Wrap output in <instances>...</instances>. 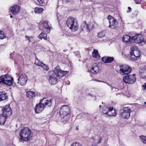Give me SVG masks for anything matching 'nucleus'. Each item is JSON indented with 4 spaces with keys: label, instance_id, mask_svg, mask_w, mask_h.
Returning <instances> with one entry per match:
<instances>
[{
    "label": "nucleus",
    "instance_id": "1",
    "mask_svg": "<svg viewBox=\"0 0 146 146\" xmlns=\"http://www.w3.org/2000/svg\"><path fill=\"white\" fill-rule=\"evenodd\" d=\"M21 141H28L32 136V131L30 128L27 127L23 128L20 133Z\"/></svg>",
    "mask_w": 146,
    "mask_h": 146
},
{
    "label": "nucleus",
    "instance_id": "2",
    "mask_svg": "<svg viewBox=\"0 0 146 146\" xmlns=\"http://www.w3.org/2000/svg\"><path fill=\"white\" fill-rule=\"evenodd\" d=\"M51 100L50 99L48 100L46 98H43L39 104L36 105L35 108L36 113H40L43 110L45 107L51 106L52 104Z\"/></svg>",
    "mask_w": 146,
    "mask_h": 146
},
{
    "label": "nucleus",
    "instance_id": "3",
    "mask_svg": "<svg viewBox=\"0 0 146 146\" xmlns=\"http://www.w3.org/2000/svg\"><path fill=\"white\" fill-rule=\"evenodd\" d=\"M70 112V110L68 105H64L61 106L60 114L63 122L67 121L69 119Z\"/></svg>",
    "mask_w": 146,
    "mask_h": 146
},
{
    "label": "nucleus",
    "instance_id": "4",
    "mask_svg": "<svg viewBox=\"0 0 146 146\" xmlns=\"http://www.w3.org/2000/svg\"><path fill=\"white\" fill-rule=\"evenodd\" d=\"M66 24L72 31H76L78 29V26L77 21L73 17H70L68 18L66 21Z\"/></svg>",
    "mask_w": 146,
    "mask_h": 146
},
{
    "label": "nucleus",
    "instance_id": "5",
    "mask_svg": "<svg viewBox=\"0 0 146 146\" xmlns=\"http://www.w3.org/2000/svg\"><path fill=\"white\" fill-rule=\"evenodd\" d=\"M13 78L9 75L5 74L0 77V84L11 86L13 84Z\"/></svg>",
    "mask_w": 146,
    "mask_h": 146
},
{
    "label": "nucleus",
    "instance_id": "6",
    "mask_svg": "<svg viewBox=\"0 0 146 146\" xmlns=\"http://www.w3.org/2000/svg\"><path fill=\"white\" fill-rule=\"evenodd\" d=\"M130 50V54L131 59L133 60H138L140 56L139 50L136 47L133 46L131 48Z\"/></svg>",
    "mask_w": 146,
    "mask_h": 146
},
{
    "label": "nucleus",
    "instance_id": "7",
    "mask_svg": "<svg viewBox=\"0 0 146 146\" xmlns=\"http://www.w3.org/2000/svg\"><path fill=\"white\" fill-rule=\"evenodd\" d=\"M131 110L129 107H123L120 110V113L121 117L123 118L127 119L130 116V114Z\"/></svg>",
    "mask_w": 146,
    "mask_h": 146
},
{
    "label": "nucleus",
    "instance_id": "8",
    "mask_svg": "<svg viewBox=\"0 0 146 146\" xmlns=\"http://www.w3.org/2000/svg\"><path fill=\"white\" fill-rule=\"evenodd\" d=\"M123 80L126 83L133 84L135 82L136 80L134 74L129 75L123 78Z\"/></svg>",
    "mask_w": 146,
    "mask_h": 146
},
{
    "label": "nucleus",
    "instance_id": "9",
    "mask_svg": "<svg viewBox=\"0 0 146 146\" xmlns=\"http://www.w3.org/2000/svg\"><path fill=\"white\" fill-rule=\"evenodd\" d=\"M109 22V27L112 29H114L117 27L118 26V22L111 16L109 15L108 17Z\"/></svg>",
    "mask_w": 146,
    "mask_h": 146
},
{
    "label": "nucleus",
    "instance_id": "10",
    "mask_svg": "<svg viewBox=\"0 0 146 146\" xmlns=\"http://www.w3.org/2000/svg\"><path fill=\"white\" fill-rule=\"evenodd\" d=\"M55 75L60 78H62L64 76L68 73V71H62L59 66H57L55 67L54 71Z\"/></svg>",
    "mask_w": 146,
    "mask_h": 146
},
{
    "label": "nucleus",
    "instance_id": "11",
    "mask_svg": "<svg viewBox=\"0 0 146 146\" xmlns=\"http://www.w3.org/2000/svg\"><path fill=\"white\" fill-rule=\"evenodd\" d=\"M120 73L122 75H127L131 71V68L128 66L123 65L120 66Z\"/></svg>",
    "mask_w": 146,
    "mask_h": 146
},
{
    "label": "nucleus",
    "instance_id": "12",
    "mask_svg": "<svg viewBox=\"0 0 146 146\" xmlns=\"http://www.w3.org/2000/svg\"><path fill=\"white\" fill-rule=\"evenodd\" d=\"M131 40V43H133L134 42L140 43L142 42L143 39L141 35L138 34L132 37V39Z\"/></svg>",
    "mask_w": 146,
    "mask_h": 146
},
{
    "label": "nucleus",
    "instance_id": "13",
    "mask_svg": "<svg viewBox=\"0 0 146 146\" xmlns=\"http://www.w3.org/2000/svg\"><path fill=\"white\" fill-rule=\"evenodd\" d=\"M27 77L25 74L21 75L18 79V83L21 86H24L27 83Z\"/></svg>",
    "mask_w": 146,
    "mask_h": 146
},
{
    "label": "nucleus",
    "instance_id": "14",
    "mask_svg": "<svg viewBox=\"0 0 146 146\" xmlns=\"http://www.w3.org/2000/svg\"><path fill=\"white\" fill-rule=\"evenodd\" d=\"M3 115L6 118L11 115L12 114V110L9 106H6L3 109Z\"/></svg>",
    "mask_w": 146,
    "mask_h": 146
},
{
    "label": "nucleus",
    "instance_id": "15",
    "mask_svg": "<svg viewBox=\"0 0 146 146\" xmlns=\"http://www.w3.org/2000/svg\"><path fill=\"white\" fill-rule=\"evenodd\" d=\"M101 64L100 63H95L93 64L91 71L92 73L96 74L99 73L101 71Z\"/></svg>",
    "mask_w": 146,
    "mask_h": 146
},
{
    "label": "nucleus",
    "instance_id": "16",
    "mask_svg": "<svg viewBox=\"0 0 146 146\" xmlns=\"http://www.w3.org/2000/svg\"><path fill=\"white\" fill-rule=\"evenodd\" d=\"M20 9L19 6L15 5L11 7L10 10L13 15H16L20 12Z\"/></svg>",
    "mask_w": 146,
    "mask_h": 146
},
{
    "label": "nucleus",
    "instance_id": "17",
    "mask_svg": "<svg viewBox=\"0 0 146 146\" xmlns=\"http://www.w3.org/2000/svg\"><path fill=\"white\" fill-rule=\"evenodd\" d=\"M86 27V29L87 31H89L90 30L92 29L94 27L93 24L90 23L88 24H86V22L83 23L81 26V28L82 30H84V28Z\"/></svg>",
    "mask_w": 146,
    "mask_h": 146
},
{
    "label": "nucleus",
    "instance_id": "18",
    "mask_svg": "<svg viewBox=\"0 0 146 146\" xmlns=\"http://www.w3.org/2000/svg\"><path fill=\"white\" fill-rule=\"evenodd\" d=\"M48 80L49 83L52 85L55 84L58 82L57 79L54 74H52L50 76Z\"/></svg>",
    "mask_w": 146,
    "mask_h": 146
},
{
    "label": "nucleus",
    "instance_id": "19",
    "mask_svg": "<svg viewBox=\"0 0 146 146\" xmlns=\"http://www.w3.org/2000/svg\"><path fill=\"white\" fill-rule=\"evenodd\" d=\"M102 60L105 63H110L113 61L114 58L113 57L105 56L103 57Z\"/></svg>",
    "mask_w": 146,
    "mask_h": 146
},
{
    "label": "nucleus",
    "instance_id": "20",
    "mask_svg": "<svg viewBox=\"0 0 146 146\" xmlns=\"http://www.w3.org/2000/svg\"><path fill=\"white\" fill-rule=\"evenodd\" d=\"M132 39V37H131L127 35H124L122 38L123 41L124 42L131 43V40Z\"/></svg>",
    "mask_w": 146,
    "mask_h": 146
},
{
    "label": "nucleus",
    "instance_id": "21",
    "mask_svg": "<svg viewBox=\"0 0 146 146\" xmlns=\"http://www.w3.org/2000/svg\"><path fill=\"white\" fill-rule=\"evenodd\" d=\"M6 93L4 92H0V101H3L6 99L7 96Z\"/></svg>",
    "mask_w": 146,
    "mask_h": 146
},
{
    "label": "nucleus",
    "instance_id": "22",
    "mask_svg": "<svg viewBox=\"0 0 146 146\" xmlns=\"http://www.w3.org/2000/svg\"><path fill=\"white\" fill-rule=\"evenodd\" d=\"M103 113L105 114H108L109 115H114L115 114L114 113H113V115L112 114V113H111V112L110 111H109V108H108L106 107L104 108V109L103 111Z\"/></svg>",
    "mask_w": 146,
    "mask_h": 146
},
{
    "label": "nucleus",
    "instance_id": "23",
    "mask_svg": "<svg viewBox=\"0 0 146 146\" xmlns=\"http://www.w3.org/2000/svg\"><path fill=\"white\" fill-rule=\"evenodd\" d=\"M27 96L30 98L34 97L35 96V92L32 91H29L27 92Z\"/></svg>",
    "mask_w": 146,
    "mask_h": 146
},
{
    "label": "nucleus",
    "instance_id": "24",
    "mask_svg": "<svg viewBox=\"0 0 146 146\" xmlns=\"http://www.w3.org/2000/svg\"><path fill=\"white\" fill-rule=\"evenodd\" d=\"M92 55L93 57L95 58H98L100 56L98 54V51L96 49H94L92 53Z\"/></svg>",
    "mask_w": 146,
    "mask_h": 146
},
{
    "label": "nucleus",
    "instance_id": "25",
    "mask_svg": "<svg viewBox=\"0 0 146 146\" xmlns=\"http://www.w3.org/2000/svg\"><path fill=\"white\" fill-rule=\"evenodd\" d=\"M6 118L5 116L2 115H0V125H3L6 121Z\"/></svg>",
    "mask_w": 146,
    "mask_h": 146
},
{
    "label": "nucleus",
    "instance_id": "26",
    "mask_svg": "<svg viewBox=\"0 0 146 146\" xmlns=\"http://www.w3.org/2000/svg\"><path fill=\"white\" fill-rule=\"evenodd\" d=\"M47 36V34L46 33H42L38 36V38L41 39L43 38L44 40H46V39Z\"/></svg>",
    "mask_w": 146,
    "mask_h": 146
},
{
    "label": "nucleus",
    "instance_id": "27",
    "mask_svg": "<svg viewBox=\"0 0 146 146\" xmlns=\"http://www.w3.org/2000/svg\"><path fill=\"white\" fill-rule=\"evenodd\" d=\"M48 22L47 21H44L43 22V24L45 28L48 30H50V28L48 24Z\"/></svg>",
    "mask_w": 146,
    "mask_h": 146
},
{
    "label": "nucleus",
    "instance_id": "28",
    "mask_svg": "<svg viewBox=\"0 0 146 146\" xmlns=\"http://www.w3.org/2000/svg\"><path fill=\"white\" fill-rule=\"evenodd\" d=\"M43 11V9L39 7H36L35 8V12L36 13L40 14Z\"/></svg>",
    "mask_w": 146,
    "mask_h": 146
},
{
    "label": "nucleus",
    "instance_id": "29",
    "mask_svg": "<svg viewBox=\"0 0 146 146\" xmlns=\"http://www.w3.org/2000/svg\"><path fill=\"white\" fill-rule=\"evenodd\" d=\"M139 137L141 141L143 143L146 144V136L141 135Z\"/></svg>",
    "mask_w": 146,
    "mask_h": 146
},
{
    "label": "nucleus",
    "instance_id": "30",
    "mask_svg": "<svg viewBox=\"0 0 146 146\" xmlns=\"http://www.w3.org/2000/svg\"><path fill=\"white\" fill-rule=\"evenodd\" d=\"M109 111L111 112V113L113 115V113H115V114L114 115H110V116H115L116 115V113L115 110H113V107H110L109 108Z\"/></svg>",
    "mask_w": 146,
    "mask_h": 146
},
{
    "label": "nucleus",
    "instance_id": "31",
    "mask_svg": "<svg viewBox=\"0 0 146 146\" xmlns=\"http://www.w3.org/2000/svg\"><path fill=\"white\" fill-rule=\"evenodd\" d=\"M105 35V31H103L98 33V36L100 38H101L104 36Z\"/></svg>",
    "mask_w": 146,
    "mask_h": 146
},
{
    "label": "nucleus",
    "instance_id": "32",
    "mask_svg": "<svg viewBox=\"0 0 146 146\" xmlns=\"http://www.w3.org/2000/svg\"><path fill=\"white\" fill-rule=\"evenodd\" d=\"M42 63L39 61V60L37 58L35 59V64L36 65L41 66L42 64Z\"/></svg>",
    "mask_w": 146,
    "mask_h": 146
},
{
    "label": "nucleus",
    "instance_id": "33",
    "mask_svg": "<svg viewBox=\"0 0 146 146\" xmlns=\"http://www.w3.org/2000/svg\"><path fill=\"white\" fill-rule=\"evenodd\" d=\"M141 77L143 79L146 78V69L144 70L141 73Z\"/></svg>",
    "mask_w": 146,
    "mask_h": 146
},
{
    "label": "nucleus",
    "instance_id": "34",
    "mask_svg": "<svg viewBox=\"0 0 146 146\" xmlns=\"http://www.w3.org/2000/svg\"><path fill=\"white\" fill-rule=\"evenodd\" d=\"M42 65H41L40 66L43 68L45 70H49V67L46 64L42 63Z\"/></svg>",
    "mask_w": 146,
    "mask_h": 146
},
{
    "label": "nucleus",
    "instance_id": "35",
    "mask_svg": "<svg viewBox=\"0 0 146 146\" xmlns=\"http://www.w3.org/2000/svg\"><path fill=\"white\" fill-rule=\"evenodd\" d=\"M5 37L4 32L0 30V39H3Z\"/></svg>",
    "mask_w": 146,
    "mask_h": 146
},
{
    "label": "nucleus",
    "instance_id": "36",
    "mask_svg": "<svg viewBox=\"0 0 146 146\" xmlns=\"http://www.w3.org/2000/svg\"><path fill=\"white\" fill-rule=\"evenodd\" d=\"M70 146H82L80 144L78 143H74L71 145Z\"/></svg>",
    "mask_w": 146,
    "mask_h": 146
},
{
    "label": "nucleus",
    "instance_id": "37",
    "mask_svg": "<svg viewBox=\"0 0 146 146\" xmlns=\"http://www.w3.org/2000/svg\"><path fill=\"white\" fill-rule=\"evenodd\" d=\"M26 38L28 39L29 41L30 42H32L33 41V38L32 37H29L27 36H26Z\"/></svg>",
    "mask_w": 146,
    "mask_h": 146
},
{
    "label": "nucleus",
    "instance_id": "38",
    "mask_svg": "<svg viewBox=\"0 0 146 146\" xmlns=\"http://www.w3.org/2000/svg\"><path fill=\"white\" fill-rule=\"evenodd\" d=\"M143 90H145L146 89V83H145L144 85L142 86Z\"/></svg>",
    "mask_w": 146,
    "mask_h": 146
},
{
    "label": "nucleus",
    "instance_id": "39",
    "mask_svg": "<svg viewBox=\"0 0 146 146\" xmlns=\"http://www.w3.org/2000/svg\"><path fill=\"white\" fill-rule=\"evenodd\" d=\"M38 2L40 4L44 2V0H37Z\"/></svg>",
    "mask_w": 146,
    "mask_h": 146
},
{
    "label": "nucleus",
    "instance_id": "40",
    "mask_svg": "<svg viewBox=\"0 0 146 146\" xmlns=\"http://www.w3.org/2000/svg\"><path fill=\"white\" fill-rule=\"evenodd\" d=\"M135 3L136 4H139L140 3V2L139 0H134Z\"/></svg>",
    "mask_w": 146,
    "mask_h": 146
},
{
    "label": "nucleus",
    "instance_id": "41",
    "mask_svg": "<svg viewBox=\"0 0 146 146\" xmlns=\"http://www.w3.org/2000/svg\"><path fill=\"white\" fill-rule=\"evenodd\" d=\"M106 83L109 86H110L111 88V90H112L114 88V89H116V88H113L111 86V85H110V84L107 83Z\"/></svg>",
    "mask_w": 146,
    "mask_h": 146
},
{
    "label": "nucleus",
    "instance_id": "42",
    "mask_svg": "<svg viewBox=\"0 0 146 146\" xmlns=\"http://www.w3.org/2000/svg\"><path fill=\"white\" fill-rule=\"evenodd\" d=\"M101 141H102L101 138H100L99 139V140L98 141V144H99V143H100Z\"/></svg>",
    "mask_w": 146,
    "mask_h": 146
},
{
    "label": "nucleus",
    "instance_id": "43",
    "mask_svg": "<svg viewBox=\"0 0 146 146\" xmlns=\"http://www.w3.org/2000/svg\"><path fill=\"white\" fill-rule=\"evenodd\" d=\"M128 9H129V10L127 11V13L129 12L131 10V9L130 7H128Z\"/></svg>",
    "mask_w": 146,
    "mask_h": 146
},
{
    "label": "nucleus",
    "instance_id": "44",
    "mask_svg": "<svg viewBox=\"0 0 146 146\" xmlns=\"http://www.w3.org/2000/svg\"><path fill=\"white\" fill-rule=\"evenodd\" d=\"M57 19H60V18H59V16L58 14L57 15Z\"/></svg>",
    "mask_w": 146,
    "mask_h": 146
},
{
    "label": "nucleus",
    "instance_id": "45",
    "mask_svg": "<svg viewBox=\"0 0 146 146\" xmlns=\"http://www.w3.org/2000/svg\"><path fill=\"white\" fill-rule=\"evenodd\" d=\"M88 95H89V96H93L92 95H91L90 93H88Z\"/></svg>",
    "mask_w": 146,
    "mask_h": 146
},
{
    "label": "nucleus",
    "instance_id": "46",
    "mask_svg": "<svg viewBox=\"0 0 146 146\" xmlns=\"http://www.w3.org/2000/svg\"><path fill=\"white\" fill-rule=\"evenodd\" d=\"M86 27H85L84 28V30H82L83 31L86 30Z\"/></svg>",
    "mask_w": 146,
    "mask_h": 146
},
{
    "label": "nucleus",
    "instance_id": "47",
    "mask_svg": "<svg viewBox=\"0 0 146 146\" xmlns=\"http://www.w3.org/2000/svg\"><path fill=\"white\" fill-rule=\"evenodd\" d=\"M92 146H97V145H96L93 144L92 145Z\"/></svg>",
    "mask_w": 146,
    "mask_h": 146
},
{
    "label": "nucleus",
    "instance_id": "48",
    "mask_svg": "<svg viewBox=\"0 0 146 146\" xmlns=\"http://www.w3.org/2000/svg\"><path fill=\"white\" fill-rule=\"evenodd\" d=\"M10 17L11 18H13V17L12 15H10Z\"/></svg>",
    "mask_w": 146,
    "mask_h": 146
},
{
    "label": "nucleus",
    "instance_id": "49",
    "mask_svg": "<svg viewBox=\"0 0 146 146\" xmlns=\"http://www.w3.org/2000/svg\"><path fill=\"white\" fill-rule=\"evenodd\" d=\"M64 50L63 51L64 52H65L66 51V50Z\"/></svg>",
    "mask_w": 146,
    "mask_h": 146
},
{
    "label": "nucleus",
    "instance_id": "50",
    "mask_svg": "<svg viewBox=\"0 0 146 146\" xmlns=\"http://www.w3.org/2000/svg\"><path fill=\"white\" fill-rule=\"evenodd\" d=\"M101 105H100L99 106V108H101Z\"/></svg>",
    "mask_w": 146,
    "mask_h": 146
},
{
    "label": "nucleus",
    "instance_id": "51",
    "mask_svg": "<svg viewBox=\"0 0 146 146\" xmlns=\"http://www.w3.org/2000/svg\"><path fill=\"white\" fill-rule=\"evenodd\" d=\"M10 57H11V58H11V54H10Z\"/></svg>",
    "mask_w": 146,
    "mask_h": 146
},
{
    "label": "nucleus",
    "instance_id": "52",
    "mask_svg": "<svg viewBox=\"0 0 146 146\" xmlns=\"http://www.w3.org/2000/svg\"><path fill=\"white\" fill-rule=\"evenodd\" d=\"M69 83L68 84V85L70 84V82H68Z\"/></svg>",
    "mask_w": 146,
    "mask_h": 146
},
{
    "label": "nucleus",
    "instance_id": "53",
    "mask_svg": "<svg viewBox=\"0 0 146 146\" xmlns=\"http://www.w3.org/2000/svg\"><path fill=\"white\" fill-rule=\"evenodd\" d=\"M69 2V1H66V2Z\"/></svg>",
    "mask_w": 146,
    "mask_h": 146
},
{
    "label": "nucleus",
    "instance_id": "54",
    "mask_svg": "<svg viewBox=\"0 0 146 146\" xmlns=\"http://www.w3.org/2000/svg\"><path fill=\"white\" fill-rule=\"evenodd\" d=\"M144 104H146V102H145Z\"/></svg>",
    "mask_w": 146,
    "mask_h": 146
},
{
    "label": "nucleus",
    "instance_id": "55",
    "mask_svg": "<svg viewBox=\"0 0 146 146\" xmlns=\"http://www.w3.org/2000/svg\"><path fill=\"white\" fill-rule=\"evenodd\" d=\"M97 81H98V82H100V81H99V80H97Z\"/></svg>",
    "mask_w": 146,
    "mask_h": 146
},
{
    "label": "nucleus",
    "instance_id": "56",
    "mask_svg": "<svg viewBox=\"0 0 146 146\" xmlns=\"http://www.w3.org/2000/svg\"><path fill=\"white\" fill-rule=\"evenodd\" d=\"M102 104H103V102H102Z\"/></svg>",
    "mask_w": 146,
    "mask_h": 146
},
{
    "label": "nucleus",
    "instance_id": "57",
    "mask_svg": "<svg viewBox=\"0 0 146 146\" xmlns=\"http://www.w3.org/2000/svg\"><path fill=\"white\" fill-rule=\"evenodd\" d=\"M51 72H49V73Z\"/></svg>",
    "mask_w": 146,
    "mask_h": 146
}]
</instances>
